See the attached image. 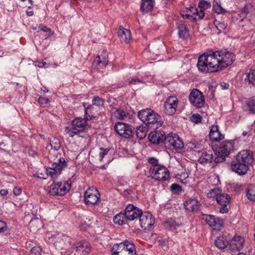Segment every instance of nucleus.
<instances>
[{
	"label": "nucleus",
	"instance_id": "1",
	"mask_svg": "<svg viewBox=\"0 0 255 255\" xmlns=\"http://www.w3.org/2000/svg\"><path fill=\"white\" fill-rule=\"evenodd\" d=\"M235 60V56L233 53L228 51H217L201 55L197 66L202 72H214L226 68Z\"/></svg>",
	"mask_w": 255,
	"mask_h": 255
},
{
	"label": "nucleus",
	"instance_id": "2",
	"mask_svg": "<svg viewBox=\"0 0 255 255\" xmlns=\"http://www.w3.org/2000/svg\"><path fill=\"white\" fill-rule=\"evenodd\" d=\"M139 119L147 126L157 128L162 125L161 117L150 109L142 110L138 112Z\"/></svg>",
	"mask_w": 255,
	"mask_h": 255
},
{
	"label": "nucleus",
	"instance_id": "3",
	"mask_svg": "<svg viewBox=\"0 0 255 255\" xmlns=\"http://www.w3.org/2000/svg\"><path fill=\"white\" fill-rule=\"evenodd\" d=\"M88 116L84 119L77 118L72 121V127H65V131L69 134V136L73 137L76 135H79L84 131L87 126V120Z\"/></svg>",
	"mask_w": 255,
	"mask_h": 255
},
{
	"label": "nucleus",
	"instance_id": "4",
	"mask_svg": "<svg viewBox=\"0 0 255 255\" xmlns=\"http://www.w3.org/2000/svg\"><path fill=\"white\" fill-rule=\"evenodd\" d=\"M234 144L233 140L226 141L221 143L215 151L217 157L214 159L215 162L218 163L225 161V157L233 150Z\"/></svg>",
	"mask_w": 255,
	"mask_h": 255
},
{
	"label": "nucleus",
	"instance_id": "5",
	"mask_svg": "<svg viewBox=\"0 0 255 255\" xmlns=\"http://www.w3.org/2000/svg\"><path fill=\"white\" fill-rule=\"evenodd\" d=\"M114 255H135L134 245L128 241L115 244L112 248Z\"/></svg>",
	"mask_w": 255,
	"mask_h": 255
},
{
	"label": "nucleus",
	"instance_id": "6",
	"mask_svg": "<svg viewBox=\"0 0 255 255\" xmlns=\"http://www.w3.org/2000/svg\"><path fill=\"white\" fill-rule=\"evenodd\" d=\"M149 175L155 180L164 181L169 178V171L164 166L150 167Z\"/></svg>",
	"mask_w": 255,
	"mask_h": 255
},
{
	"label": "nucleus",
	"instance_id": "7",
	"mask_svg": "<svg viewBox=\"0 0 255 255\" xmlns=\"http://www.w3.org/2000/svg\"><path fill=\"white\" fill-rule=\"evenodd\" d=\"M164 145L171 150H178L183 147L184 144L177 134L169 133L164 138Z\"/></svg>",
	"mask_w": 255,
	"mask_h": 255
},
{
	"label": "nucleus",
	"instance_id": "8",
	"mask_svg": "<svg viewBox=\"0 0 255 255\" xmlns=\"http://www.w3.org/2000/svg\"><path fill=\"white\" fill-rule=\"evenodd\" d=\"M190 103L196 108H201L205 105V98L203 93L197 89H193L189 96Z\"/></svg>",
	"mask_w": 255,
	"mask_h": 255
},
{
	"label": "nucleus",
	"instance_id": "9",
	"mask_svg": "<svg viewBox=\"0 0 255 255\" xmlns=\"http://www.w3.org/2000/svg\"><path fill=\"white\" fill-rule=\"evenodd\" d=\"M67 166V163L63 157H60L58 162L51 164V166L46 169L47 174L52 178H55L60 174L61 171Z\"/></svg>",
	"mask_w": 255,
	"mask_h": 255
},
{
	"label": "nucleus",
	"instance_id": "10",
	"mask_svg": "<svg viewBox=\"0 0 255 255\" xmlns=\"http://www.w3.org/2000/svg\"><path fill=\"white\" fill-rule=\"evenodd\" d=\"M114 129L119 135L126 138L132 137L134 134L132 127L124 123H117L114 126Z\"/></svg>",
	"mask_w": 255,
	"mask_h": 255
},
{
	"label": "nucleus",
	"instance_id": "11",
	"mask_svg": "<svg viewBox=\"0 0 255 255\" xmlns=\"http://www.w3.org/2000/svg\"><path fill=\"white\" fill-rule=\"evenodd\" d=\"M70 185L66 182L54 183L49 187V193L52 195H65L70 189Z\"/></svg>",
	"mask_w": 255,
	"mask_h": 255
},
{
	"label": "nucleus",
	"instance_id": "12",
	"mask_svg": "<svg viewBox=\"0 0 255 255\" xmlns=\"http://www.w3.org/2000/svg\"><path fill=\"white\" fill-rule=\"evenodd\" d=\"M100 199V193L95 188H89L85 192L84 199L86 204H96Z\"/></svg>",
	"mask_w": 255,
	"mask_h": 255
},
{
	"label": "nucleus",
	"instance_id": "13",
	"mask_svg": "<svg viewBox=\"0 0 255 255\" xmlns=\"http://www.w3.org/2000/svg\"><path fill=\"white\" fill-rule=\"evenodd\" d=\"M124 213L127 220L131 221L138 220L142 211L132 204H128L126 206Z\"/></svg>",
	"mask_w": 255,
	"mask_h": 255
},
{
	"label": "nucleus",
	"instance_id": "14",
	"mask_svg": "<svg viewBox=\"0 0 255 255\" xmlns=\"http://www.w3.org/2000/svg\"><path fill=\"white\" fill-rule=\"evenodd\" d=\"M138 219L140 226L144 230H149L154 223V217L149 212H142Z\"/></svg>",
	"mask_w": 255,
	"mask_h": 255
},
{
	"label": "nucleus",
	"instance_id": "15",
	"mask_svg": "<svg viewBox=\"0 0 255 255\" xmlns=\"http://www.w3.org/2000/svg\"><path fill=\"white\" fill-rule=\"evenodd\" d=\"M74 247L75 255H88L91 251L90 244L85 241H77Z\"/></svg>",
	"mask_w": 255,
	"mask_h": 255
},
{
	"label": "nucleus",
	"instance_id": "16",
	"mask_svg": "<svg viewBox=\"0 0 255 255\" xmlns=\"http://www.w3.org/2000/svg\"><path fill=\"white\" fill-rule=\"evenodd\" d=\"M211 3L205 0H200L198 7H192L191 12L196 14L198 19H202L205 15V11L211 7Z\"/></svg>",
	"mask_w": 255,
	"mask_h": 255
},
{
	"label": "nucleus",
	"instance_id": "17",
	"mask_svg": "<svg viewBox=\"0 0 255 255\" xmlns=\"http://www.w3.org/2000/svg\"><path fill=\"white\" fill-rule=\"evenodd\" d=\"M178 104V100L176 97H169L164 104L165 113L168 115H173L176 111Z\"/></svg>",
	"mask_w": 255,
	"mask_h": 255
},
{
	"label": "nucleus",
	"instance_id": "18",
	"mask_svg": "<svg viewBox=\"0 0 255 255\" xmlns=\"http://www.w3.org/2000/svg\"><path fill=\"white\" fill-rule=\"evenodd\" d=\"M230 197L229 195L220 193L217 196V201L221 205L219 211L221 213H225L228 211L227 205L230 203Z\"/></svg>",
	"mask_w": 255,
	"mask_h": 255
},
{
	"label": "nucleus",
	"instance_id": "19",
	"mask_svg": "<svg viewBox=\"0 0 255 255\" xmlns=\"http://www.w3.org/2000/svg\"><path fill=\"white\" fill-rule=\"evenodd\" d=\"M236 160L249 166L254 160L253 153L249 150H242L237 155Z\"/></svg>",
	"mask_w": 255,
	"mask_h": 255
},
{
	"label": "nucleus",
	"instance_id": "20",
	"mask_svg": "<svg viewBox=\"0 0 255 255\" xmlns=\"http://www.w3.org/2000/svg\"><path fill=\"white\" fill-rule=\"evenodd\" d=\"M166 136L163 131L157 130L151 132L148 135L149 141L154 144H159L162 142L164 143V138Z\"/></svg>",
	"mask_w": 255,
	"mask_h": 255
},
{
	"label": "nucleus",
	"instance_id": "21",
	"mask_svg": "<svg viewBox=\"0 0 255 255\" xmlns=\"http://www.w3.org/2000/svg\"><path fill=\"white\" fill-rule=\"evenodd\" d=\"M231 169L239 175H243L247 173L249 166L236 160L231 163Z\"/></svg>",
	"mask_w": 255,
	"mask_h": 255
},
{
	"label": "nucleus",
	"instance_id": "22",
	"mask_svg": "<svg viewBox=\"0 0 255 255\" xmlns=\"http://www.w3.org/2000/svg\"><path fill=\"white\" fill-rule=\"evenodd\" d=\"M206 222L215 230H220L223 224L222 220L211 215L206 216Z\"/></svg>",
	"mask_w": 255,
	"mask_h": 255
},
{
	"label": "nucleus",
	"instance_id": "23",
	"mask_svg": "<svg viewBox=\"0 0 255 255\" xmlns=\"http://www.w3.org/2000/svg\"><path fill=\"white\" fill-rule=\"evenodd\" d=\"M244 239L241 236H235L228 245L231 251H239L242 248Z\"/></svg>",
	"mask_w": 255,
	"mask_h": 255
},
{
	"label": "nucleus",
	"instance_id": "24",
	"mask_svg": "<svg viewBox=\"0 0 255 255\" xmlns=\"http://www.w3.org/2000/svg\"><path fill=\"white\" fill-rule=\"evenodd\" d=\"M201 204L196 199H190L185 202L184 206L186 210L196 212L199 209Z\"/></svg>",
	"mask_w": 255,
	"mask_h": 255
},
{
	"label": "nucleus",
	"instance_id": "25",
	"mask_svg": "<svg viewBox=\"0 0 255 255\" xmlns=\"http://www.w3.org/2000/svg\"><path fill=\"white\" fill-rule=\"evenodd\" d=\"M118 37L122 42L128 43L131 39V33L129 30L120 26L118 31Z\"/></svg>",
	"mask_w": 255,
	"mask_h": 255
},
{
	"label": "nucleus",
	"instance_id": "26",
	"mask_svg": "<svg viewBox=\"0 0 255 255\" xmlns=\"http://www.w3.org/2000/svg\"><path fill=\"white\" fill-rule=\"evenodd\" d=\"M210 139L213 141H218L224 138V135L222 134L219 130L217 125L213 126L210 129L209 133Z\"/></svg>",
	"mask_w": 255,
	"mask_h": 255
},
{
	"label": "nucleus",
	"instance_id": "27",
	"mask_svg": "<svg viewBox=\"0 0 255 255\" xmlns=\"http://www.w3.org/2000/svg\"><path fill=\"white\" fill-rule=\"evenodd\" d=\"M213 160V155L212 151H204L202 155L199 157L198 161L200 163L204 164L207 163H210Z\"/></svg>",
	"mask_w": 255,
	"mask_h": 255
},
{
	"label": "nucleus",
	"instance_id": "28",
	"mask_svg": "<svg viewBox=\"0 0 255 255\" xmlns=\"http://www.w3.org/2000/svg\"><path fill=\"white\" fill-rule=\"evenodd\" d=\"M154 4V0H141V10L143 12L147 13L152 10Z\"/></svg>",
	"mask_w": 255,
	"mask_h": 255
},
{
	"label": "nucleus",
	"instance_id": "29",
	"mask_svg": "<svg viewBox=\"0 0 255 255\" xmlns=\"http://www.w3.org/2000/svg\"><path fill=\"white\" fill-rule=\"evenodd\" d=\"M229 242L227 241L226 237L221 236L217 237L215 241V246L219 249H224L228 245Z\"/></svg>",
	"mask_w": 255,
	"mask_h": 255
},
{
	"label": "nucleus",
	"instance_id": "30",
	"mask_svg": "<svg viewBox=\"0 0 255 255\" xmlns=\"http://www.w3.org/2000/svg\"><path fill=\"white\" fill-rule=\"evenodd\" d=\"M96 59L99 65L102 64L103 66L105 67L108 64V55L106 51H104L100 55H98Z\"/></svg>",
	"mask_w": 255,
	"mask_h": 255
},
{
	"label": "nucleus",
	"instance_id": "31",
	"mask_svg": "<svg viewBox=\"0 0 255 255\" xmlns=\"http://www.w3.org/2000/svg\"><path fill=\"white\" fill-rule=\"evenodd\" d=\"M178 34L180 37L186 38L189 36L187 25L184 23H180L178 26Z\"/></svg>",
	"mask_w": 255,
	"mask_h": 255
},
{
	"label": "nucleus",
	"instance_id": "32",
	"mask_svg": "<svg viewBox=\"0 0 255 255\" xmlns=\"http://www.w3.org/2000/svg\"><path fill=\"white\" fill-rule=\"evenodd\" d=\"M114 222L116 224L119 225H123L127 223V219L125 213L121 212L119 214L115 216L113 219Z\"/></svg>",
	"mask_w": 255,
	"mask_h": 255
},
{
	"label": "nucleus",
	"instance_id": "33",
	"mask_svg": "<svg viewBox=\"0 0 255 255\" xmlns=\"http://www.w3.org/2000/svg\"><path fill=\"white\" fill-rule=\"evenodd\" d=\"M114 115L120 120H125L129 117L128 113L122 109H117L114 112Z\"/></svg>",
	"mask_w": 255,
	"mask_h": 255
},
{
	"label": "nucleus",
	"instance_id": "34",
	"mask_svg": "<svg viewBox=\"0 0 255 255\" xmlns=\"http://www.w3.org/2000/svg\"><path fill=\"white\" fill-rule=\"evenodd\" d=\"M247 196L250 200L255 202V185H250L248 186Z\"/></svg>",
	"mask_w": 255,
	"mask_h": 255
},
{
	"label": "nucleus",
	"instance_id": "35",
	"mask_svg": "<svg viewBox=\"0 0 255 255\" xmlns=\"http://www.w3.org/2000/svg\"><path fill=\"white\" fill-rule=\"evenodd\" d=\"M146 132L147 130L146 128L142 126H139L137 128L135 131L137 137L141 139L145 137Z\"/></svg>",
	"mask_w": 255,
	"mask_h": 255
},
{
	"label": "nucleus",
	"instance_id": "36",
	"mask_svg": "<svg viewBox=\"0 0 255 255\" xmlns=\"http://www.w3.org/2000/svg\"><path fill=\"white\" fill-rule=\"evenodd\" d=\"M165 226L169 230H173L176 229V227L179 226V224L174 219L171 218L165 223Z\"/></svg>",
	"mask_w": 255,
	"mask_h": 255
},
{
	"label": "nucleus",
	"instance_id": "37",
	"mask_svg": "<svg viewBox=\"0 0 255 255\" xmlns=\"http://www.w3.org/2000/svg\"><path fill=\"white\" fill-rule=\"evenodd\" d=\"M50 144L51 148L55 150H58L60 149L61 144L59 139L56 137H53L50 140Z\"/></svg>",
	"mask_w": 255,
	"mask_h": 255
},
{
	"label": "nucleus",
	"instance_id": "38",
	"mask_svg": "<svg viewBox=\"0 0 255 255\" xmlns=\"http://www.w3.org/2000/svg\"><path fill=\"white\" fill-rule=\"evenodd\" d=\"M191 9H192V7H191L190 8H189L187 11V13L186 14H182V17L183 18H189V17H191L193 19H194L195 21H197L198 19V18H197V17H198L197 15H196V14H194L193 12H191Z\"/></svg>",
	"mask_w": 255,
	"mask_h": 255
},
{
	"label": "nucleus",
	"instance_id": "39",
	"mask_svg": "<svg viewBox=\"0 0 255 255\" xmlns=\"http://www.w3.org/2000/svg\"><path fill=\"white\" fill-rule=\"evenodd\" d=\"M213 9L215 12L217 14L224 13L226 12V10L223 8L220 3H216L213 5Z\"/></svg>",
	"mask_w": 255,
	"mask_h": 255
},
{
	"label": "nucleus",
	"instance_id": "40",
	"mask_svg": "<svg viewBox=\"0 0 255 255\" xmlns=\"http://www.w3.org/2000/svg\"><path fill=\"white\" fill-rule=\"evenodd\" d=\"M247 78L250 83L255 85V68L250 70L247 75Z\"/></svg>",
	"mask_w": 255,
	"mask_h": 255
},
{
	"label": "nucleus",
	"instance_id": "41",
	"mask_svg": "<svg viewBox=\"0 0 255 255\" xmlns=\"http://www.w3.org/2000/svg\"><path fill=\"white\" fill-rule=\"evenodd\" d=\"M247 106L251 113H255V99L249 100L247 103Z\"/></svg>",
	"mask_w": 255,
	"mask_h": 255
},
{
	"label": "nucleus",
	"instance_id": "42",
	"mask_svg": "<svg viewBox=\"0 0 255 255\" xmlns=\"http://www.w3.org/2000/svg\"><path fill=\"white\" fill-rule=\"evenodd\" d=\"M254 10V6L251 3H246L243 8V12L246 14L253 11Z\"/></svg>",
	"mask_w": 255,
	"mask_h": 255
},
{
	"label": "nucleus",
	"instance_id": "43",
	"mask_svg": "<svg viewBox=\"0 0 255 255\" xmlns=\"http://www.w3.org/2000/svg\"><path fill=\"white\" fill-rule=\"evenodd\" d=\"M220 190L218 188H214L210 190V191L207 194V197L208 198H214L216 197L217 199V196L220 193Z\"/></svg>",
	"mask_w": 255,
	"mask_h": 255
},
{
	"label": "nucleus",
	"instance_id": "44",
	"mask_svg": "<svg viewBox=\"0 0 255 255\" xmlns=\"http://www.w3.org/2000/svg\"><path fill=\"white\" fill-rule=\"evenodd\" d=\"M170 189L173 192L176 194L179 193L182 190L181 186L176 183L171 184Z\"/></svg>",
	"mask_w": 255,
	"mask_h": 255
},
{
	"label": "nucleus",
	"instance_id": "45",
	"mask_svg": "<svg viewBox=\"0 0 255 255\" xmlns=\"http://www.w3.org/2000/svg\"><path fill=\"white\" fill-rule=\"evenodd\" d=\"M92 102L93 105L99 107L103 106L104 105V100L99 97H95L93 99Z\"/></svg>",
	"mask_w": 255,
	"mask_h": 255
},
{
	"label": "nucleus",
	"instance_id": "46",
	"mask_svg": "<svg viewBox=\"0 0 255 255\" xmlns=\"http://www.w3.org/2000/svg\"><path fill=\"white\" fill-rule=\"evenodd\" d=\"M109 150L110 149L109 148H100V151L99 152V159L100 161H101L103 159L105 155H106L109 151Z\"/></svg>",
	"mask_w": 255,
	"mask_h": 255
},
{
	"label": "nucleus",
	"instance_id": "47",
	"mask_svg": "<svg viewBox=\"0 0 255 255\" xmlns=\"http://www.w3.org/2000/svg\"><path fill=\"white\" fill-rule=\"evenodd\" d=\"M214 24L215 25V26H216V28L220 32H221V31L224 30L226 28V27H227V25H226V24L225 23L221 22H219V21H216L214 23Z\"/></svg>",
	"mask_w": 255,
	"mask_h": 255
},
{
	"label": "nucleus",
	"instance_id": "48",
	"mask_svg": "<svg viewBox=\"0 0 255 255\" xmlns=\"http://www.w3.org/2000/svg\"><path fill=\"white\" fill-rule=\"evenodd\" d=\"M42 249L40 247H34L31 250V255H41Z\"/></svg>",
	"mask_w": 255,
	"mask_h": 255
},
{
	"label": "nucleus",
	"instance_id": "49",
	"mask_svg": "<svg viewBox=\"0 0 255 255\" xmlns=\"http://www.w3.org/2000/svg\"><path fill=\"white\" fill-rule=\"evenodd\" d=\"M202 118L199 114H194L191 117V120L194 123H198L201 122Z\"/></svg>",
	"mask_w": 255,
	"mask_h": 255
},
{
	"label": "nucleus",
	"instance_id": "50",
	"mask_svg": "<svg viewBox=\"0 0 255 255\" xmlns=\"http://www.w3.org/2000/svg\"><path fill=\"white\" fill-rule=\"evenodd\" d=\"M38 28L44 32H49V33L47 37H49L53 34V32L51 31V29L46 26L40 25L38 26Z\"/></svg>",
	"mask_w": 255,
	"mask_h": 255
},
{
	"label": "nucleus",
	"instance_id": "51",
	"mask_svg": "<svg viewBox=\"0 0 255 255\" xmlns=\"http://www.w3.org/2000/svg\"><path fill=\"white\" fill-rule=\"evenodd\" d=\"M148 162L152 164V166L151 167H154L155 166H160L161 165H158V160L154 157H151L148 159Z\"/></svg>",
	"mask_w": 255,
	"mask_h": 255
},
{
	"label": "nucleus",
	"instance_id": "52",
	"mask_svg": "<svg viewBox=\"0 0 255 255\" xmlns=\"http://www.w3.org/2000/svg\"><path fill=\"white\" fill-rule=\"evenodd\" d=\"M38 102L41 105L44 106L48 104L49 102V100L47 98L40 97L38 98Z\"/></svg>",
	"mask_w": 255,
	"mask_h": 255
},
{
	"label": "nucleus",
	"instance_id": "53",
	"mask_svg": "<svg viewBox=\"0 0 255 255\" xmlns=\"http://www.w3.org/2000/svg\"><path fill=\"white\" fill-rule=\"evenodd\" d=\"M142 81L137 78H132L130 80L129 79L128 84H136L138 83H141ZM125 84H128V82H126Z\"/></svg>",
	"mask_w": 255,
	"mask_h": 255
},
{
	"label": "nucleus",
	"instance_id": "54",
	"mask_svg": "<svg viewBox=\"0 0 255 255\" xmlns=\"http://www.w3.org/2000/svg\"><path fill=\"white\" fill-rule=\"evenodd\" d=\"M7 229L6 224L2 221H0V233L5 231Z\"/></svg>",
	"mask_w": 255,
	"mask_h": 255
},
{
	"label": "nucleus",
	"instance_id": "55",
	"mask_svg": "<svg viewBox=\"0 0 255 255\" xmlns=\"http://www.w3.org/2000/svg\"><path fill=\"white\" fill-rule=\"evenodd\" d=\"M13 194L16 195L18 196L20 194L21 192V189L20 188H14L13 191Z\"/></svg>",
	"mask_w": 255,
	"mask_h": 255
},
{
	"label": "nucleus",
	"instance_id": "56",
	"mask_svg": "<svg viewBox=\"0 0 255 255\" xmlns=\"http://www.w3.org/2000/svg\"><path fill=\"white\" fill-rule=\"evenodd\" d=\"M220 86L222 89H228L229 88V84L225 82L221 83Z\"/></svg>",
	"mask_w": 255,
	"mask_h": 255
},
{
	"label": "nucleus",
	"instance_id": "57",
	"mask_svg": "<svg viewBox=\"0 0 255 255\" xmlns=\"http://www.w3.org/2000/svg\"><path fill=\"white\" fill-rule=\"evenodd\" d=\"M131 193L132 190L129 189H128L124 191L123 195L124 196H128V195H130Z\"/></svg>",
	"mask_w": 255,
	"mask_h": 255
},
{
	"label": "nucleus",
	"instance_id": "58",
	"mask_svg": "<svg viewBox=\"0 0 255 255\" xmlns=\"http://www.w3.org/2000/svg\"><path fill=\"white\" fill-rule=\"evenodd\" d=\"M8 191L5 189H1L0 190V194L1 196H5L7 194Z\"/></svg>",
	"mask_w": 255,
	"mask_h": 255
},
{
	"label": "nucleus",
	"instance_id": "59",
	"mask_svg": "<svg viewBox=\"0 0 255 255\" xmlns=\"http://www.w3.org/2000/svg\"><path fill=\"white\" fill-rule=\"evenodd\" d=\"M46 63L45 62H38V64L35 65L39 68H42V67H44L45 65H46Z\"/></svg>",
	"mask_w": 255,
	"mask_h": 255
},
{
	"label": "nucleus",
	"instance_id": "60",
	"mask_svg": "<svg viewBox=\"0 0 255 255\" xmlns=\"http://www.w3.org/2000/svg\"><path fill=\"white\" fill-rule=\"evenodd\" d=\"M84 106L85 107V114L86 115H88V112H89L90 110V107H85V104H84Z\"/></svg>",
	"mask_w": 255,
	"mask_h": 255
},
{
	"label": "nucleus",
	"instance_id": "61",
	"mask_svg": "<svg viewBox=\"0 0 255 255\" xmlns=\"http://www.w3.org/2000/svg\"><path fill=\"white\" fill-rule=\"evenodd\" d=\"M26 13L29 16H32L33 14V12L32 11H27Z\"/></svg>",
	"mask_w": 255,
	"mask_h": 255
},
{
	"label": "nucleus",
	"instance_id": "62",
	"mask_svg": "<svg viewBox=\"0 0 255 255\" xmlns=\"http://www.w3.org/2000/svg\"><path fill=\"white\" fill-rule=\"evenodd\" d=\"M247 134H248V132H247V131H244V132H243V135L244 136H246V135H247Z\"/></svg>",
	"mask_w": 255,
	"mask_h": 255
},
{
	"label": "nucleus",
	"instance_id": "63",
	"mask_svg": "<svg viewBox=\"0 0 255 255\" xmlns=\"http://www.w3.org/2000/svg\"><path fill=\"white\" fill-rule=\"evenodd\" d=\"M238 255H246V254H244V253H239L238 254Z\"/></svg>",
	"mask_w": 255,
	"mask_h": 255
},
{
	"label": "nucleus",
	"instance_id": "64",
	"mask_svg": "<svg viewBox=\"0 0 255 255\" xmlns=\"http://www.w3.org/2000/svg\"><path fill=\"white\" fill-rule=\"evenodd\" d=\"M28 1L30 3V4H32V0H28Z\"/></svg>",
	"mask_w": 255,
	"mask_h": 255
}]
</instances>
